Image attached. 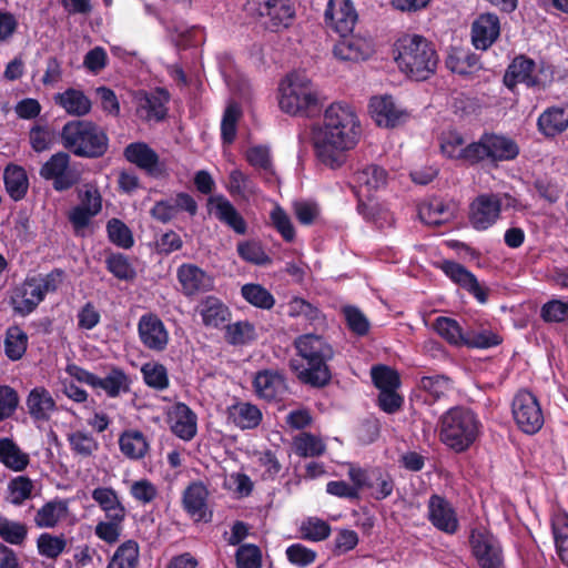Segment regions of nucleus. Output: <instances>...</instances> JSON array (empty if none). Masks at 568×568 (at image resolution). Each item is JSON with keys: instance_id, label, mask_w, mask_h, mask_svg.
Masks as SVG:
<instances>
[{"instance_id": "f704fd0d", "label": "nucleus", "mask_w": 568, "mask_h": 568, "mask_svg": "<svg viewBox=\"0 0 568 568\" xmlns=\"http://www.w3.org/2000/svg\"><path fill=\"white\" fill-rule=\"evenodd\" d=\"M121 453L129 459H142L149 452V443L141 430H124L119 437Z\"/></svg>"}, {"instance_id": "c03bdc74", "label": "nucleus", "mask_w": 568, "mask_h": 568, "mask_svg": "<svg viewBox=\"0 0 568 568\" xmlns=\"http://www.w3.org/2000/svg\"><path fill=\"white\" fill-rule=\"evenodd\" d=\"M68 541L63 534L42 532L37 539L38 554L47 559L55 560L64 552Z\"/></svg>"}, {"instance_id": "603ef678", "label": "nucleus", "mask_w": 568, "mask_h": 568, "mask_svg": "<svg viewBox=\"0 0 568 568\" xmlns=\"http://www.w3.org/2000/svg\"><path fill=\"white\" fill-rule=\"evenodd\" d=\"M241 293L246 302L262 310H271L275 304L274 296L260 284H245L242 286Z\"/></svg>"}, {"instance_id": "4be33fe9", "label": "nucleus", "mask_w": 568, "mask_h": 568, "mask_svg": "<svg viewBox=\"0 0 568 568\" xmlns=\"http://www.w3.org/2000/svg\"><path fill=\"white\" fill-rule=\"evenodd\" d=\"M168 419L171 430L176 437L186 442L195 437L197 417L185 403L179 402L174 404L168 414Z\"/></svg>"}, {"instance_id": "3c124183", "label": "nucleus", "mask_w": 568, "mask_h": 568, "mask_svg": "<svg viewBox=\"0 0 568 568\" xmlns=\"http://www.w3.org/2000/svg\"><path fill=\"white\" fill-rule=\"evenodd\" d=\"M109 241L118 247L129 250L134 245V239L130 227L120 219L113 217L106 223Z\"/></svg>"}, {"instance_id": "2eb2a0df", "label": "nucleus", "mask_w": 568, "mask_h": 568, "mask_svg": "<svg viewBox=\"0 0 568 568\" xmlns=\"http://www.w3.org/2000/svg\"><path fill=\"white\" fill-rule=\"evenodd\" d=\"M138 333L143 346L150 351L163 352L169 344V332L154 313H146L140 317Z\"/></svg>"}, {"instance_id": "5fc2aeb1", "label": "nucleus", "mask_w": 568, "mask_h": 568, "mask_svg": "<svg viewBox=\"0 0 568 568\" xmlns=\"http://www.w3.org/2000/svg\"><path fill=\"white\" fill-rule=\"evenodd\" d=\"M287 306V314L291 317H304L312 325L323 320L322 311L302 297H293Z\"/></svg>"}, {"instance_id": "c756f323", "label": "nucleus", "mask_w": 568, "mask_h": 568, "mask_svg": "<svg viewBox=\"0 0 568 568\" xmlns=\"http://www.w3.org/2000/svg\"><path fill=\"white\" fill-rule=\"evenodd\" d=\"M196 311L201 315L202 323L206 327H225L231 318L229 307L216 296L204 297L197 305Z\"/></svg>"}, {"instance_id": "79ce46f5", "label": "nucleus", "mask_w": 568, "mask_h": 568, "mask_svg": "<svg viewBox=\"0 0 568 568\" xmlns=\"http://www.w3.org/2000/svg\"><path fill=\"white\" fill-rule=\"evenodd\" d=\"M501 343L503 338L488 328H467L464 331V346L469 348L487 349Z\"/></svg>"}, {"instance_id": "f3484780", "label": "nucleus", "mask_w": 568, "mask_h": 568, "mask_svg": "<svg viewBox=\"0 0 568 568\" xmlns=\"http://www.w3.org/2000/svg\"><path fill=\"white\" fill-rule=\"evenodd\" d=\"M374 52L373 43L369 39L352 33L339 36V40L334 44V55L343 61L359 62L367 60Z\"/></svg>"}, {"instance_id": "6e6d98bb", "label": "nucleus", "mask_w": 568, "mask_h": 568, "mask_svg": "<svg viewBox=\"0 0 568 568\" xmlns=\"http://www.w3.org/2000/svg\"><path fill=\"white\" fill-rule=\"evenodd\" d=\"M68 442L74 455L88 458L99 449L98 440L89 433L77 430L68 435Z\"/></svg>"}, {"instance_id": "6ab92c4d", "label": "nucleus", "mask_w": 568, "mask_h": 568, "mask_svg": "<svg viewBox=\"0 0 568 568\" xmlns=\"http://www.w3.org/2000/svg\"><path fill=\"white\" fill-rule=\"evenodd\" d=\"M207 210L223 224L232 229L236 234L244 235L247 223L235 206L224 196L214 195L207 199Z\"/></svg>"}, {"instance_id": "338daca9", "label": "nucleus", "mask_w": 568, "mask_h": 568, "mask_svg": "<svg viewBox=\"0 0 568 568\" xmlns=\"http://www.w3.org/2000/svg\"><path fill=\"white\" fill-rule=\"evenodd\" d=\"M346 325L351 332L358 336H365L369 332L371 324L364 313L356 306H345L343 308Z\"/></svg>"}, {"instance_id": "412c9836", "label": "nucleus", "mask_w": 568, "mask_h": 568, "mask_svg": "<svg viewBox=\"0 0 568 568\" xmlns=\"http://www.w3.org/2000/svg\"><path fill=\"white\" fill-rule=\"evenodd\" d=\"M500 21L497 14H479L471 26V42L477 50L489 49L499 38Z\"/></svg>"}, {"instance_id": "4c0bfd02", "label": "nucleus", "mask_w": 568, "mask_h": 568, "mask_svg": "<svg viewBox=\"0 0 568 568\" xmlns=\"http://www.w3.org/2000/svg\"><path fill=\"white\" fill-rule=\"evenodd\" d=\"M0 462L14 471H22L29 465L30 458L12 439L1 438Z\"/></svg>"}, {"instance_id": "6e6552de", "label": "nucleus", "mask_w": 568, "mask_h": 568, "mask_svg": "<svg viewBox=\"0 0 568 568\" xmlns=\"http://www.w3.org/2000/svg\"><path fill=\"white\" fill-rule=\"evenodd\" d=\"M510 408L513 420L519 432L528 436L540 432L545 417L536 394L527 388L518 389L511 399Z\"/></svg>"}, {"instance_id": "7ed1b4c3", "label": "nucleus", "mask_w": 568, "mask_h": 568, "mask_svg": "<svg viewBox=\"0 0 568 568\" xmlns=\"http://www.w3.org/2000/svg\"><path fill=\"white\" fill-rule=\"evenodd\" d=\"M393 53L399 71L412 80L425 81L436 72L438 54L423 36L403 34L395 41Z\"/></svg>"}, {"instance_id": "a18cd8bd", "label": "nucleus", "mask_w": 568, "mask_h": 568, "mask_svg": "<svg viewBox=\"0 0 568 568\" xmlns=\"http://www.w3.org/2000/svg\"><path fill=\"white\" fill-rule=\"evenodd\" d=\"M242 116L241 106L236 102H230L224 110L221 121V140L223 144H232L237 132V122Z\"/></svg>"}, {"instance_id": "774afa93", "label": "nucleus", "mask_w": 568, "mask_h": 568, "mask_svg": "<svg viewBox=\"0 0 568 568\" xmlns=\"http://www.w3.org/2000/svg\"><path fill=\"white\" fill-rule=\"evenodd\" d=\"M270 217L272 225L281 234L282 239L287 243H292L295 240V227L287 213L281 206H276L271 212Z\"/></svg>"}, {"instance_id": "20e7f679", "label": "nucleus", "mask_w": 568, "mask_h": 568, "mask_svg": "<svg viewBox=\"0 0 568 568\" xmlns=\"http://www.w3.org/2000/svg\"><path fill=\"white\" fill-rule=\"evenodd\" d=\"M60 136L64 149L78 158L90 160L103 158L110 146L104 129L91 120L68 121L62 126Z\"/></svg>"}, {"instance_id": "423d86ee", "label": "nucleus", "mask_w": 568, "mask_h": 568, "mask_svg": "<svg viewBox=\"0 0 568 568\" xmlns=\"http://www.w3.org/2000/svg\"><path fill=\"white\" fill-rule=\"evenodd\" d=\"M554 74L555 71L551 64L542 62L537 70L534 59L526 54H518L506 68L503 83L511 92H515L518 84H525L527 88L546 89L552 83Z\"/></svg>"}, {"instance_id": "9b49d317", "label": "nucleus", "mask_w": 568, "mask_h": 568, "mask_svg": "<svg viewBox=\"0 0 568 568\" xmlns=\"http://www.w3.org/2000/svg\"><path fill=\"white\" fill-rule=\"evenodd\" d=\"M503 197L498 194H479L469 204L468 220L476 231H486L499 219L503 210Z\"/></svg>"}, {"instance_id": "39448f33", "label": "nucleus", "mask_w": 568, "mask_h": 568, "mask_svg": "<svg viewBox=\"0 0 568 568\" xmlns=\"http://www.w3.org/2000/svg\"><path fill=\"white\" fill-rule=\"evenodd\" d=\"M280 108L292 115L312 116L320 112L318 97L312 82L300 74H291L280 85Z\"/></svg>"}, {"instance_id": "a19ab883", "label": "nucleus", "mask_w": 568, "mask_h": 568, "mask_svg": "<svg viewBox=\"0 0 568 568\" xmlns=\"http://www.w3.org/2000/svg\"><path fill=\"white\" fill-rule=\"evenodd\" d=\"M140 549L135 540L122 542L109 560L106 568H136L139 564Z\"/></svg>"}, {"instance_id": "7c9ffc66", "label": "nucleus", "mask_w": 568, "mask_h": 568, "mask_svg": "<svg viewBox=\"0 0 568 568\" xmlns=\"http://www.w3.org/2000/svg\"><path fill=\"white\" fill-rule=\"evenodd\" d=\"M54 103L62 108L69 115L84 116L90 113L92 103L83 91L68 88L53 97Z\"/></svg>"}, {"instance_id": "864d4df0", "label": "nucleus", "mask_w": 568, "mask_h": 568, "mask_svg": "<svg viewBox=\"0 0 568 568\" xmlns=\"http://www.w3.org/2000/svg\"><path fill=\"white\" fill-rule=\"evenodd\" d=\"M371 376L373 384L381 392L394 390L400 386V377L397 371L386 365H376L372 367Z\"/></svg>"}, {"instance_id": "c9c22d12", "label": "nucleus", "mask_w": 568, "mask_h": 568, "mask_svg": "<svg viewBox=\"0 0 568 568\" xmlns=\"http://www.w3.org/2000/svg\"><path fill=\"white\" fill-rule=\"evenodd\" d=\"M3 182L9 196L18 202L24 199L29 189L26 170L16 164H9L3 172Z\"/></svg>"}, {"instance_id": "f257e3e1", "label": "nucleus", "mask_w": 568, "mask_h": 568, "mask_svg": "<svg viewBox=\"0 0 568 568\" xmlns=\"http://www.w3.org/2000/svg\"><path fill=\"white\" fill-rule=\"evenodd\" d=\"M361 123L353 106L344 102L332 103L324 112L323 124L314 133L315 154L321 163L341 168L345 151L359 139Z\"/></svg>"}, {"instance_id": "052dcab7", "label": "nucleus", "mask_w": 568, "mask_h": 568, "mask_svg": "<svg viewBox=\"0 0 568 568\" xmlns=\"http://www.w3.org/2000/svg\"><path fill=\"white\" fill-rule=\"evenodd\" d=\"M540 318L548 324H568V302L552 298L540 308Z\"/></svg>"}, {"instance_id": "13d9d810", "label": "nucleus", "mask_w": 568, "mask_h": 568, "mask_svg": "<svg viewBox=\"0 0 568 568\" xmlns=\"http://www.w3.org/2000/svg\"><path fill=\"white\" fill-rule=\"evenodd\" d=\"M331 525L317 517H308L301 525V537L308 541H323L331 535Z\"/></svg>"}, {"instance_id": "bb28decb", "label": "nucleus", "mask_w": 568, "mask_h": 568, "mask_svg": "<svg viewBox=\"0 0 568 568\" xmlns=\"http://www.w3.org/2000/svg\"><path fill=\"white\" fill-rule=\"evenodd\" d=\"M26 405L30 417L34 422H48L57 410L55 400L43 386H37L29 392Z\"/></svg>"}, {"instance_id": "393cba45", "label": "nucleus", "mask_w": 568, "mask_h": 568, "mask_svg": "<svg viewBox=\"0 0 568 568\" xmlns=\"http://www.w3.org/2000/svg\"><path fill=\"white\" fill-rule=\"evenodd\" d=\"M439 439L443 444L462 453V407L449 408L439 420Z\"/></svg>"}, {"instance_id": "09e8293b", "label": "nucleus", "mask_w": 568, "mask_h": 568, "mask_svg": "<svg viewBox=\"0 0 568 568\" xmlns=\"http://www.w3.org/2000/svg\"><path fill=\"white\" fill-rule=\"evenodd\" d=\"M144 383L155 390H164L170 385L166 367L161 363L150 362L141 367Z\"/></svg>"}, {"instance_id": "58836bf2", "label": "nucleus", "mask_w": 568, "mask_h": 568, "mask_svg": "<svg viewBox=\"0 0 568 568\" xmlns=\"http://www.w3.org/2000/svg\"><path fill=\"white\" fill-rule=\"evenodd\" d=\"M224 328L225 342L232 346L248 345L257 338L255 326L248 321H239L227 324Z\"/></svg>"}, {"instance_id": "5701e85b", "label": "nucleus", "mask_w": 568, "mask_h": 568, "mask_svg": "<svg viewBox=\"0 0 568 568\" xmlns=\"http://www.w3.org/2000/svg\"><path fill=\"white\" fill-rule=\"evenodd\" d=\"M428 519L434 527L447 534H453L458 528L455 509L446 498L436 494L428 500Z\"/></svg>"}, {"instance_id": "473e14b6", "label": "nucleus", "mask_w": 568, "mask_h": 568, "mask_svg": "<svg viewBox=\"0 0 568 568\" xmlns=\"http://www.w3.org/2000/svg\"><path fill=\"white\" fill-rule=\"evenodd\" d=\"M131 378L120 367L111 366L110 371L104 377H99L95 388L104 390L108 397L116 398L122 394H128L131 390Z\"/></svg>"}, {"instance_id": "8fccbe9b", "label": "nucleus", "mask_w": 568, "mask_h": 568, "mask_svg": "<svg viewBox=\"0 0 568 568\" xmlns=\"http://www.w3.org/2000/svg\"><path fill=\"white\" fill-rule=\"evenodd\" d=\"M420 221L430 226H439L447 222L449 213L443 202L433 200L418 206Z\"/></svg>"}, {"instance_id": "49530a36", "label": "nucleus", "mask_w": 568, "mask_h": 568, "mask_svg": "<svg viewBox=\"0 0 568 568\" xmlns=\"http://www.w3.org/2000/svg\"><path fill=\"white\" fill-rule=\"evenodd\" d=\"M438 142L444 156L456 161L462 159V132L458 128L444 129L438 136Z\"/></svg>"}, {"instance_id": "680f3d73", "label": "nucleus", "mask_w": 568, "mask_h": 568, "mask_svg": "<svg viewBox=\"0 0 568 568\" xmlns=\"http://www.w3.org/2000/svg\"><path fill=\"white\" fill-rule=\"evenodd\" d=\"M239 256L254 265H267L272 263L271 257L265 253L262 245L256 241L240 242L236 247Z\"/></svg>"}, {"instance_id": "0e129e2a", "label": "nucleus", "mask_w": 568, "mask_h": 568, "mask_svg": "<svg viewBox=\"0 0 568 568\" xmlns=\"http://www.w3.org/2000/svg\"><path fill=\"white\" fill-rule=\"evenodd\" d=\"M484 425L470 409L464 408V452L474 445L483 435Z\"/></svg>"}, {"instance_id": "ea45409f", "label": "nucleus", "mask_w": 568, "mask_h": 568, "mask_svg": "<svg viewBox=\"0 0 568 568\" xmlns=\"http://www.w3.org/2000/svg\"><path fill=\"white\" fill-rule=\"evenodd\" d=\"M105 268L118 280L132 282L136 277V271L130 257L120 252H111L105 257Z\"/></svg>"}, {"instance_id": "2f4dec72", "label": "nucleus", "mask_w": 568, "mask_h": 568, "mask_svg": "<svg viewBox=\"0 0 568 568\" xmlns=\"http://www.w3.org/2000/svg\"><path fill=\"white\" fill-rule=\"evenodd\" d=\"M485 133L491 162L513 161L519 155L520 149L514 139L494 132Z\"/></svg>"}, {"instance_id": "c85d7f7f", "label": "nucleus", "mask_w": 568, "mask_h": 568, "mask_svg": "<svg viewBox=\"0 0 568 568\" xmlns=\"http://www.w3.org/2000/svg\"><path fill=\"white\" fill-rule=\"evenodd\" d=\"M538 131L546 138H555L568 129V105H552L537 119Z\"/></svg>"}, {"instance_id": "a878e982", "label": "nucleus", "mask_w": 568, "mask_h": 568, "mask_svg": "<svg viewBox=\"0 0 568 568\" xmlns=\"http://www.w3.org/2000/svg\"><path fill=\"white\" fill-rule=\"evenodd\" d=\"M253 387L260 398L268 402L280 399L286 390L284 376L271 369L257 372L253 379Z\"/></svg>"}, {"instance_id": "e433bc0d", "label": "nucleus", "mask_w": 568, "mask_h": 568, "mask_svg": "<svg viewBox=\"0 0 568 568\" xmlns=\"http://www.w3.org/2000/svg\"><path fill=\"white\" fill-rule=\"evenodd\" d=\"M28 342L29 337L20 326H9L6 329L3 339L6 356L12 362L21 359L27 352Z\"/></svg>"}, {"instance_id": "4468645a", "label": "nucleus", "mask_w": 568, "mask_h": 568, "mask_svg": "<svg viewBox=\"0 0 568 568\" xmlns=\"http://www.w3.org/2000/svg\"><path fill=\"white\" fill-rule=\"evenodd\" d=\"M176 278L185 297L211 292L214 288V277L193 263H183L176 270Z\"/></svg>"}, {"instance_id": "ddd939ff", "label": "nucleus", "mask_w": 568, "mask_h": 568, "mask_svg": "<svg viewBox=\"0 0 568 568\" xmlns=\"http://www.w3.org/2000/svg\"><path fill=\"white\" fill-rule=\"evenodd\" d=\"M358 14L351 0H328L324 11L325 26L337 33L345 36L352 33Z\"/></svg>"}, {"instance_id": "de8ad7c7", "label": "nucleus", "mask_w": 568, "mask_h": 568, "mask_svg": "<svg viewBox=\"0 0 568 568\" xmlns=\"http://www.w3.org/2000/svg\"><path fill=\"white\" fill-rule=\"evenodd\" d=\"M551 528L557 555L568 566V514L557 515L552 519Z\"/></svg>"}, {"instance_id": "37998d69", "label": "nucleus", "mask_w": 568, "mask_h": 568, "mask_svg": "<svg viewBox=\"0 0 568 568\" xmlns=\"http://www.w3.org/2000/svg\"><path fill=\"white\" fill-rule=\"evenodd\" d=\"M67 513V505L62 500H51L38 509L34 524L39 528H53Z\"/></svg>"}, {"instance_id": "f03ea898", "label": "nucleus", "mask_w": 568, "mask_h": 568, "mask_svg": "<svg viewBox=\"0 0 568 568\" xmlns=\"http://www.w3.org/2000/svg\"><path fill=\"white\" fill-rule=\"evenodd\" d=\"M294 347L304 362L291 364L297 379L315 388L327 386L332 379L328 362L334 357L333 346L324 336L307 333L294 339Z\"/></svg>"}, {"instance_id": "69168bd1", "label": "nucleus", "mask_w": 568, "mask_h": 568, "mask_svg": "<svg viewBox=\"0 0 568 568\" xmlns=\"http://www.w3.org/2000/svg\"><path fill=\"white\" fill-rule=\"evenodd\" d=\"M237 568H261L262 551L254 544L240 545L235 554Z\"/></svg>"}, {"instance_id": "bf43d9fd", "label": "nucleus", "mask_w": 568, "mask_h": 568, "mask_svg": "<svg viewBox=\"0 0 568 568\" xmlns=\"http://www.w3.org/2000/svg\"><path fill=\"white\" fill-rule=\"evenodd\" d=\"M28 536V527L20 521H13L0 516V538L11 545H22Z\"/></svg>"}, {"instance_id": "f8f14e48", "label": "nucleus", "mask_w": 568, "mask_h": 568, "mask_svg": "<svg viewBox=\"0 0 568 568\" xmlns=\"http://www.w3.org/2000/svg\"><path fill=\"white\" fill-rule=\"evenodd\" d=\"M43 294L32 276L14 285L9 292V304L16 315L26 317L33 313L43 302Z\"/></svg>"}, {"instance_id": "9d476101", "label": "nucleus", "mask_w": 568, "mask_h": 568, "mask_svg": "<svg viewBox=\"0 0 568 568\" xmlns=\"http://www.w3.org/2000/svg\"><path fill=\"white\" fill-rule=\"evenodd\" d=\"M70 161L69 153L57 152L42 164L39 174L43 180L51 181L57 192L69 191L80 181V173L70 166Z\"/></svg>"}, {"instance_id": "a211bd4d", "label": "nucleus", "mask_w": 568, "mask_h": 568, "mask_svg": "<svg viewBox=\"0 0 568 568\" xmlns=\"http://www.w3.org/2000/svg\"><path fill=\"white\" fill-rule=\"evenodd\" d=\"M372 118L377 125L395 128L405 123L409 114L399 109L390 95L373 97L369 101Z\"/></svg>"}, {"instance_id": "0eeeda50", "label": "nucleus", "mask_w": 568, "mask_h": 568, "mask_svg": "<svg viewBox=\"0 0 568 568\" xmlns=\"http://www.w3.org/2000/svg\"><path fill=\"white\" fill-rule=\"evenodd\" d=\"M244 11L272 32L288 28L295 17L290 0H246Z\"/></svg>"}, {"instance_id": "1a4fd4ad", "label": "nucleus", "mask_w": 568, "mask_h": 568, "mask_svg": "<svg viewBox=\"0 0 568 568\" xmlns=\"http://www.w3.org/2000/svg\"><path fill=\"white\" fill-rule=\"evenodd\" d=\"M468 542L478 568H506L503 548L489 529L471 528Z\"/></svg>"}, {"instance_id": "4d7b16f0", "label": "nucleus", "mask_w": 568, "mask_h": 568, "mask_svg": "<svg viewBox=\"0 0 568 568\" xmlns=\"http://www.w3.org/2000/svg\"><path fill=\"white\" fill-rule=\"evenodd\" d=\"M294 450L300 457H317L324 454V443L311 433H302L294 439Z\"/></svg>"}, {"instance_id": "dca6fc26", "label": "nucleus", "mask_w": 568, "mask_h": 568, "mask_svg": "<svg viewBox=\"0 0 568 568\" xmlns=\"http://www.w3.org/2000/svg\"><path fill=\"white\" fill-rule=\"evenodd\" d=\"M124 159L149 175L159 178L165 174V165L159 154L145 142H132L123 150Z\"/></svg>"}, {"instance_id": "cd10ccee", "label": "nucleus", "mask_w": 568, "mask_h": 568, "mask_svg": "<svg viewBox=\"0 0 568 568\" xmlns=\"http://www.w3.org/2000/svg\"><path fill=\"white\" fill-rule=\"evenodd\" d=\"M388 172L381 165L369 164L358 170L354 174L355 185L357 191L365 194L367 200H371L374 192L387 185Z\"/></svg>"}, {"instance_id": "b1692460", "label": "nucleus", "mask_w": 568, "mask_h": 568, "mask_svg": "<svg viewBox=\"0 0 568 568\" xmlns=\"http://www.w3.org/2000/svg\"><path fill=\"white\" fill-rule=\"evenodd\" d=\"M169 101V91L164 88H156L154 91L143 94L136 112L144 120L163 121L168 115L166 104Z\"/></svg>"}, {"instance_id": "e2e57ef3", "label": "nucleus", "mask_w": 568, "mask_h": 568, "mask_svg": "<svg viewBox=\"0 0 568 568\" xmlns=\"http://www.w3.org/2000/svg\"><path fill=\"white\" fill-rule=\"evenodd\" d=\"M227 191L231 195L245 196L246 194H255L256 184L254 181L241 170H232L229 175Z\"/></svg>"}, {"instance_id": "aec40b11", "label": "nucleus", "mask_w": 568, "mask_h": 568, "mask_svg": "<svg viewBox=\"0 0 568 568\" xmlns=\"http://www.w3.org/2000/svg\"><path fill=\"white\" fill-rule=\"evenodd\" d=\"M207 487L202 481H192L183 491V509L195 521H210L212 513H207Z\"/></svg>"}, {"instance_id": "72a5a7b5", "label": "nucleus", "mask_w": 568, "mask_h": 568, "mask_svg": "<svg viewBox=\"0 0 568 568\" xmlns=\"http://www.w3.org/2000/svg\"><path fill=\"white\" fill-rule=\"evenodd\" d=\"M229 418L241 429H254L261 424L263 415L256 405L240 402L229 408Z\"/></svg>"}]
</instances>
